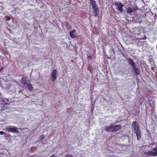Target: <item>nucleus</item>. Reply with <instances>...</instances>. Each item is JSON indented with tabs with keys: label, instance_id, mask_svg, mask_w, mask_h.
Here are the masks:
<instances>
[{
	"label": "nucleus",
	"instance_id": "obj_33",
	"mask_svg": "<svg viewBox=\"0 0 157 157\" xmlns=\"http://www.w3.org/2000/svg\"><path fill=\"white\" fill-rule=\"evenodd\" d=\"M120 52H121V53L122 54L123 53V52H122V51H121H121H120Z\"/></svg>",
	"mask_w": 157,
	"mask_h": 157
},
{
	"label": "nucleus",
	"instance_id": "obj_22",
	"mask_svg": "<svg viewBox=\"0 0 157 157\" xmlns=\"http://www.w3.org/2000/svg\"><path fill=\"white\" fill-rule=\"evenodd\" d=\"M65 157H74V156L70 154H68L66 155Z\"/></svg>",
	"mask_w": 157,
	"mask_h": 157
},
{
	"label": "nucleus",
	"instance_id": "obj_34",
	"mask_svg": "<svg viewBox=\"0 0 157 157\" xmlns=\"http://www.w3.org/2000/svg\"><path fill=\"white\" fill-rule=\"evenodd\" d=\"M9 136H10L9 135H7V136H6V137H8Z\"/></svg>",
	"mask_w": 157,
	"mask_h": 157
},
{
	"label": "nucleus",
	"instance_id": "obj_26",
	"mask_svg": "<svg viewBox=\"0 0 157 157\" xmlns=\"http://www.w3.org/2000/svg\"><path fill=\"white\" fill-rule=\"evenodd\" d=\"M3 98H2L1 93H0V101H2Z\"/></svg>",
	"mask_w": 157,
	"mask_h": 157
},
{
	"label": "nucleus",
	"instance_id": "obj_7",
	"mask_svg": "<svg viewBox=\"0 0 157 157\" xmlns=\"http://www.w3.org/2000/svg\"><path fill=\"white\" fill-rule=\"evenodd\" d=\"M93 9V13L94 14L93 15L95 16H97L99 13L100 9L98 6H95L92 7Z\"/></svg>",
	"mask_w": 157,
	"mask_h": 157
},
{
	"label": "nucleus",
	"instance_id": "obj_25",
	"mask_svg": "<svg viewBox=\"0 0 157 157\" xmlns=\"http://www.w3.org/2000/svg\"><path fill=\"white\" fill-rule=\"evenodd\" d=\"M94 104H92V106H91V110H93L94 109Z\"/></svg>",
	"mask_w": 157,
	"mask_h": 157
},
{
	"label": "nucleus",
	"instance_id": "obj_23",
	"mask_svg": "<svg viewBox=\"0 0 157 157\" xmlns=\"http://www.w3.org/2000/svg\"><path fill=\"white\" fill-rule=\"evenodd\" d=\"M44 135H41L40 136V138L41 140H43L44 139Z\"/></svg>",
	"mask_w": 157,
	"mask_h": 157
},
{
	"label": "nucleus",
	"instance_id": "obj_19",
	"mask_svg": "<svg viewBox=\"0 0 157 157\" xmlns=\"http://www.w3.org/2000/svg\"><path fill=\"white\" fill-rule=\"evenodd\" d=\"M149 104L152 108H155V101H152Z\"/></svg>",
	"mask_w": 157,
	"mask_h": 157
},
{
	"label": "nucleus",
	"instance_id": "obj_32",
	"mask_svg": "<svg viewBox=\"0 0 157 157\" xmlns=\"http://www.w3.org/2000/svg\"><path fill=\"white\" fill-rule=\"evenodd\" d=\"M22 92V90H20L18 92L19 93H20Z\"/></svg>",
	"mask_w": 157,
	"mask_h": 157
},
{
	"label": "nucleus",
	"instance_id": "obj_35",
	"mask_svg": "<svg viewBox=\"0 0 157 157\" xmlns=\"http://www.w3.org/2000/svg\"><path fill=\"white\" fill-rule=\"evenodd\" d=\"M146 38V37H144V38H143V39H144H144H145Z\"/></svg>",
	"mask_w": 157,
	"mask_h": 157
},
{
	"label": "nucleus",
	"instance_id": "obj_20",
	"mask_svg": "<svg viewBox=\"0 0 157 157\" xmlns=\"http://www.w3.org/2000/svg\"><path fill=\"white\" fill-rule=\"evenodd\" d=\"M4 19L6 21H9L10 19L11 18L10 17L6 15Z\"/></svg>",
	"mask_w": 157,
	"mask_h": 157
},
{
	"label": "nucleus",
	"instance_id": "obj_31",
	"mask_svg": "<svg viewBox=\"0 0 157 157\" xmlns=\"http://www.w3.org/2000/svg\"><path fill=\"white\" fill-rule=\"evenodd\" d=\"M50 157H56V156L54 155H53L52 156H51Z\"/></svg>",
	"mask_w": 157,
	"mask_h": 157
},
{
	"label": "nucleus",
	"instance_id": "obj_4",
	"mask_svg": "<svg viewBox=\"0 0 157 157\" xmlns=\"http://www.w3.org/2000/svg\"><path fill=\"white\" fill-rule=\"evenodd\" d=\"M18 128L15 126H9L6 128V130L8 132H12L13 133H18L19 131L17 130Z\"/></svg>",
	"mask_w": 157,
	"mask_h": 157
},
{
	"label": "nucleus",
	"instance_id": "obj_27",
	"mask_svg": "<svg viewBox=\"0 0 157 157\" xmlns=\"http://www.w3.org/2000/svg\"><path fill=\"white\" fill-rule=\"evenodd\" d=\"M4 69V68L3 67H2L0 69V71L3 70V69Z\"/></svg>",
	"mask_w": 157,
	"mask_h": 157
},
{
	"label": "nucleus",
	"instance_id": "obj_5",
	"mask_svg": "<svg viewBox=\"0 0 157 157\" xmlns=\"http://www.w3.org/2000/svg\"><path fill=\"white\" fill-rule=\"evenodd\" d=\"M153 150L154 151V152L153 151H148L147 152H145L144 154L145 155H147V156H157V147L153 148Z\"/></svg>",
	"mask_w": 157,
	"mask_h": 157
},
{
	"label": "nucleus",
	"instance_id": "obj_2",
	"mask_svg": "<svg viewBox=\"0 0 157 157\" xmlns=\"http://www.w3.org/2000/svg\"><path fill=\"white\" fill-rule=\"evenodd\" d=\"M121 128L120 124L114 125L113 123H111L110 126H105V129L108 132H113L119 130Z\"/></svg>",
	"mask_w": 157,
	"mask_h": 157
},
{
	"label": "nucleus",
	"instance_id": "obj_18",
	"mask_svg": "<svg viewBox=\"0 0 157 157\" xmlns=\"http://www.w3.org/2000/svg\"><path fill=\"white\" fill-rule=\"evenodd\" d=\"M87 62L88 63H89V60L90 59H93L92 58V56L91 55V54L89 53L87 55Z\"/></svg>",
	"mask_w": 157,
	"mask_h": 157
},
{
	"label": "nucleus",
	"instance_id": "obj_6",
	"mask_svg": "<svg viewBox=\"0 0 157 157\" xmlns=\"http://www.w3.org/2000/svg\"><path fill=\"white\" fill-rule=\"evenodd\" d=\"M57 77V70H54L51 73V79L52 82H55Z\"/></svg>",
	"mask_w": 157,
	"mask_h": 157
},
{
	"label": "nucleus",
	"instance_id": "obj_21",
	"mask_svg": "<svg viewBox=\"0 0 157 157\" xmlns=\"http://www.w3.org/2000/svg\"><path fill=\"white\" fill-rule=\"evenodd\" d=\"M13 41L14 43L16 44H19V42L17 41V39L16 38H14L13 40Z\"/></svg>",
	"mask_w": 157,
	"mask_h": 157
},
{
	"label": "nucleus",
	"instance_id": "obj_3",
	"mask_svg": "<svg viewBox=\"0 0 157 157\" xmlns=\"http://www.w3.org/2000/svg\"><path fill=\"white\" fill-rule=\"evenodd\" d=\"M114 5L116 6L117 9L121 13H123L124 10L123 8L125 5L122 3L121 2L116 1L114 2Z\"/></svg>",
	"mask_w": 157,
	"mask_h": 157
},
{
	"label": "nucleus",
	"instance_id": "obj_17",
	"mask_svg": "<svg viewBox=\"0 0 157 157\" xmlns=\"http://www.w3.org/2000/svg\"><path fill=\"white\" fill-rule=\"evenodd\" d=\"M88 67L87 70L90 71V72L92 73L93 72V68L92 66L90 64H88Z\"/></svg>",
	"mask_w": 157,
	"mask_h": 157
},
{
	"label": "nucleus",
	"instance_id": "obj_24",
	"mask_svg": "<svg viewBox=\"0 0 157 157\" xmlns=\"http://www.w3.org/2000/svg\"><path fill=\"white\" fill-rule=\"evenodd\" d=\"M0 134L1 135L6 134L2 131H1L0 132Z\"/></svg>",
	"mask_w": 157,
	"mask_h": 157
},
{
	"label": "nucleus",
	"instance_id": "obj_1",
	"mask_svg": "<svg viewBox=\"0 0 157 157\" xmlns=\"http://www.w3.org/2000/svg\"><path fill=\"white\" fill-rule=\"evenodd\" d=\"M128 64L130 65L133 71L136 75H139L140 74V71L138 66L134 62L133 60L131 58H128Z\"/></svg>",
	"mask_w": 157,
	"mask_h": 157
},
{
	"label": "nucleus",
	"instance_id": "obj_36",
	"mask_svg": "<svg viewBox=\"0 0 157 157\" xmlns=\"http://www.w3.org/2000/svg\"><path fill=\"white\" fill-rule=\"evenodd\" d=\"M112 51L113 52V51H114V49H112Z\"/></svg>",
	"mask_w": 157,
	"mask_h": 157
},
{
	"label": "nucleus",
	"instance_id": "obj_8",
	"mask_svg": "<svg viewBox=\"0 0 157 157\" xmlns=\"http://www.w3.org/2000/svg\"><path fill=\"white\" fill-rule=\"evenodd\" d=\"M132 126L133 127L135 132L138 130V129H140L139 124L136 121H134L133 122Z\"/></svg>",
	"mask_w": 157,
	"mask_h": 157
},
{
	"label": "nucleus",
	"instance_id": "obj_10",
	"mask_svg": "<svg viewBox=\"0 0 157 157\" xmlns=\"http://www.w3.org/2000/svg\"><path fill=\"white\" fill-rule=\"evenodd\" d=\"M126 12L130 14L132 13L135 12L136 10L134 7L132 8L125 7Z\"/></svg>",
	"mask_w": 157,
	"mask_h": 157
},
{
	"label": "nucleus",
	"instance_id": "obj_37",
	"mask_svg": "<svg viewBox=\"0 0 157 157\" xmlns=\"http://www.w3.org/2000/svg\"><path fill=\"white\" fill-rule=\"evenodd\" d=\"M144 43H147V42L145 41L144 42Z\"/></svg>",
	"mask_w": 157,
	"mask_h": 157
},
{
	"label": "nucleus",
	"instance_id": "obj_9",
	"mask_svg": "<svg viewBox=\"0 0 157 157\" xmlns=\"http://www.w3.org/2000/svg\"><path fill=\"white\" fill-rule=\"evenodd\" d=\"M28 82L24 86L30 91H33V87L29 80H28Z\"/></svg>",
	"mask_w": 157,
	"mask_h": 157
},
{
	"label": "nucleus",
	"instance_id": "obj_11",
	"mask_svg": "<svg viewBox=\"0 0 157 157\" xmlns=\"http://www.w3.org/2000/svg\"><path fill=\"white\" fill-rule=\"evenodd\" d=\"M70 35L72 38H75L77 37L76 31L75 29H73L70 32Z\"/></svg>",
	"mask_w": 157,
	"mask_h": 157
},
{
	"label": "nucleus",
	"instance_id": "obj_15",
	"mask_svg": "<svg viewBox=\"0 0 157 157\" xmlns=\"http://www.w3.org/2000/svg\"><path fill=\"white\" fill-rule=\"evenodd\" d=\"M90 4L92 6V7L98 6L95 0H90Z\"/></svg>",
	"mask_w": 157,
	"mask_h": 157
},
{
	"label": "nucleus",
	"instance_id": "obj_30",
	"mask_svg": "<svg viewBox=\"0 0 157 157\" xmlns=\"http://www.w3.org/2000/svg\"><path fill=\"white\" fill-rule=\"evenodd\" d=\"M122 56L124 57L125 58H126V57L125 56V55L124 54V53H123L122 54Z\"/></svg>",
	"mask_w": 157,
	"mask_h": 157
},
{
	"label": "nucleus",
	"instance_id": "obj_16",
	"mask_svg": "<svg viewBox=\"0 0 157 157\" xmlns=\"http://www.w3.org/2000/svg\"><path fill=\"white\" fill-rule=\"evenodd\" d=\"M1 101L3 102L5 105H9L10 103L9 100L6 98H3L2 100Z\"/></svg>",
	"mask_w": 157,
	"mask_h": 157
},
{
	"label": "nucleus",
	"instance_id": "obj_13",
	"mask_svg": "<svg viewBox=\"0 0 157 157\" xmlns=\"http://www.w3.org/2000/svg\"><path fill=\"white\" fill-rule=\"evenodd\" d=\"M28 82V80H26L25 78L24 77L22 78L21 82L24 86Z\"/></svg>",
	"mask_w": 157,
	"mask_h": 157
},
{
	"label": "nucleus",
	"instance_id": "obj_29",
	"mask_svg": "<svg viewBox=\"0 0 157 157\" xmlns=\"http://www.w3.org/2000/svg\"><path fill=\"white\" fill-rule=\"evenodd\" d=\"M151 70L153 71H154V67H151Z\"/></svg>",
	"mask_w": 157,
	"mask_h": 157
},
{
	"label": "nucleus",
	"instance_id": "obj_12",
	"mask_svg": "<svg viewBox=\"0 0 157 157\" xmlns=\"http://www.w3.org/2000/svg\"><path fill=\"white\" fill-rule=\"evenodd\" d=\"M135 133L136 134L137 140H139L141 138V131L140 129H138V130L135 131Z\"/></svg>",
	"mask_w": 157,
	"mask_h": 157
},
{
	"label": "nucleus",
	"instance_id": "obj_28",
	"mask_svg": "<svg viewBox=\"0 0 157 157\" xmlns=\"http://www.w3.org/2000/svg\"><path fill=\"white\" fill-rule=\"evenodd\" d=\"M154 110L155 109H154V108H152V109H151V111L153 113L154 112Z\"/></svg>",
	"mask_w": 157,
	"mask_h": 157
},
{
	"label": "nucleus",
	"instance_id": "obj_14",
	"mask_svg": "<svg viewBox=\"0 0 157 157\" xmlns=\"http://www.w3.org/2000/svg\"><path fill=\"white\" fill-rule=\"evenodd\" d=\"M148 61L150 63V64L153 65L154 64V62L153 59L152 58V56H149V59Z\"/></svg>",
	"mask_w": 157,
	"mask_h": 157
}]
</instances>
